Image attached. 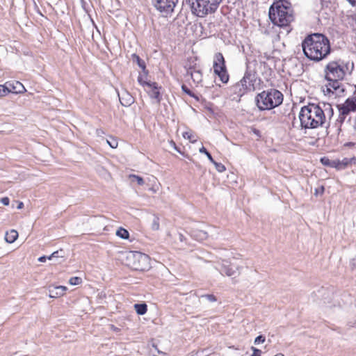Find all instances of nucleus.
Listing matches in <instances>:
<instances>
[{
	"label": "nucleus",
	"mask_w": 356,
	"mask_h": 356,
	"mask_svg": "<svg viewBox=\"0 0 356 356\" xmlns=\"http://www.w3.org/2000/svg\"><path fill=\"white\" fill-rule=\"evenodd\" d=\"M305 56L311 60L320 61L330 53V41L321 33L307 35L302 42Z\"/></svg>",
	"instance_id": "1"
},
{
	"label": "nucleus",
	"mask_w": 356,
	"mask_h": 356,
	"mask_svg": "<svg viewBox=\"0 0 356 356\" xmlns=\"http://www.w3.org/2000/svg\"><path fill=\"white\" fill-rule=\"evenodd\" d=\"M299 119L301 127L304 129L325 127L327 129L330 127V123L325 120L324 111L318 105L314 104H309L302 107L299 113Z\"/></svg>",
	"instance_id": "2"
},
{
	"label": "nucleus",
	"mask_w": 356,
	"mask_h": 356,
	"mask_svg": "<svg viewBox=\"0 0 356 356\" xmlns=\"http://www.w3.org/2000/svg\"><path fill=\"white\" fill-rule=\"evenodd\" d=\"M289 3L277 2L273 4L269 9V18L273 24L282 27L287 26L294 17L291 8L289 6Z\"/></svg>",
	"instance_id": "3"
},
{
	"label": "nucleus",
	"mask_w": 356,
	"mask_h": 356,
	"mask_svg": "<svg viewBox=\"0 0 356 356\" xmlns=\"http://www.w3.org/2000/svg\"><path fill=\"white\" fill-rule=\"evenodd\" d=\"M283 102L282 93L276 89L264 90L255 97L256 105L259 111L271 110Z\"/></svg>",
	"instance_id": "4"
},
{
	"label": "nucleus",
	"mask_w": 356,
	"mask_h": 356,
	"mask_svg": "<svg viewBox=\"0 0 356 356\" xmlns=\"http://www.w3.org/2000/svg\"><path fill=\"white\" fill-rule=\"evenodd\" d=\"M222 0H186L193 15L197 17H204L214 13Z\"/></svg>",
	"instance_id": "5"
},
{
	"label": "nucleus",
	"mask_w": 356,
	"mask_h": 356,
	"mask_svg": "<svg viewBox=\"0 0 356 356\" xmlns=\"http://www.w3.org/2000/svg\"><path fill=\"white\" fill-rule=\"evenodd\" d=\"M126 259L127 265L135 270L145 271L150 267L149 257L140 252H129Z\"/></svg>",
	"instance_id": "6"
},
{
	"label": "nucleus",
	"mask_w": 356,
	"mask_h": 356,
	"mask_svg": "<svg viewBox=\"0 0 356 356\" xmlns=\"http://www.w3.org/2000/svg\"><path fill=\"white\" fill-rule=\"evenodd\" d=\"M347 69V65L343 61H331L327 63L325 69V79L326 80L343 79Z\"/></svg>",
	"instance_id": "7"
},
{
	"label": "nucleus",
	"mask_w": 356,
	"mask_h": 356,
	"mask_svg": "<svg viewBox=\"0 0 356 356\" xmlns=\"http://www.w3.org/2000/svg\"><path fill=\"white\" fill-rule=\"evenodd\" d=\"M177 3L178 0H152L155 8L165 17H168L174 11Z\"/></svg>",
	"instance_id": "8"
},
{
	"label": "nucleus",
	"mask_w": 356,
	"mask_h": 356,
	"mask_svg": "<svg viewBox=\"0 0 356 356\" xmlns=\"http://www.w3.org/2000/svg\"><path fill=\"white\" fill-rule=\"evenodd\" d=\"M254 80L251 77L250 73H245L243 79L238 83H236L234 88L239 92V95L242 96L245 94L248 91L254 90Z\"/></svg>",
	"instance_id": "9"
},
{
	"label": "nucleus",
	"mask_w": 356,
	"mask_h": 356,
	"mask_svg": "<svg viewBox=\"0 0 356 356\" xmlns=\"http://www.w3.org/2000/svg\"><path fill=\"white\" fill-rule=\"evenodd\" d=\"M241 268L242 267L241 266L229 264L227 261L222 260L220 272L222 275H226L229 277H236L240 275Z\"/></svg>",
	"instance_id": "10"
},
{
	"label": "nucleus",
	"mask_w": 356,
	"mask_h": 356,
	"mask_svg": "<svg viewBox=\"0 0 356 356\" xmlns=\"http://www.w3.org/2000/svg\"><path fill=\"white\" fill-rule=\"evenodd\" d=\"M186 76H190L193 81L198 84L202 81V73L198 67H196V64L194 65L186 67Z\"/></svg>",
	"instance_id": "11"
},
{
	"label": "nucleus",
	"mask_w": 356,
	"mask_h": 356,
	"mask_svg": "<svg viewBox=\"0 0 356 356\" xmlns=\"http://www.w3.org/2000/svg\"><path fill=\"white\" fill-rule=\"evenodd\" d=\"M213 67L216 74L226 69L225 59L221 53L215 54Z\"/></svg>",
	"instance_id": "12"
},
{
	"label": "nucleus",
	"mask_w": 356,
	"mask_h": 356,
	"mask_svg": "<svg viewBox=\"0 0 356 356\" xmlns=\"http://www.w3.org/2000/svg\"><path fill=\"white\" fill-rule=\"evenodd\" d=\"M145 83L151 88L149 91V95L152 99H154L157 104H159L161 99L160 92L157 83L155 82H145Z\"/></svg>",
	"instance_id": "13"
},
{
	"label": "nucleus",
	"mask_w": 356,
	"mask_h": 356,
	"mask_svg": "<svg viewBox=\"0 0 356 356\" xmlns=\"http://www.w3.org/2000/svg\"><path fill=\"white\" fill-rule=\"evenodd\" d=\"M67 289V287L65 286H49V296L51 298H56L63 296L65 293Z\"/></svg>",
	"instance_id": "14"
},
{
	"label": "nucleus",
	"mask_w": 356,
	"mask_h": 356,
	"mask_svg": "<svg viewBox=\"0 0 356 356\" xmlns=\"http://www.w3.org/2000/svg\"><path fill=\"white\" fill-rule=\"evenodd\" d=\"M118 97L123 106H129L134 102V97L127 91L122 92L121 95L118 93Z\"/></svg>",
	"instance_id": "15"
},
{
	"label": "nucleus",
	"mask_w": 356,
	"mask_h": 356,
	"mask_svg": "<svg viewBox=\"0 0 356 356\" xmlns=\"http://www.w3.org/2000/svg\"><path fill=\"white\" fill-rule=\"evenodd\" d=\"M10 86H8L9 90L8 92L20 93L25 90L24 86L19 81H15L13 83H10Z\"/></svg>",
	"instance_id": "16"
},
{
	"label": "nucleus",
	"mask_w": 356,
	"mask_h": 356,
	"mask_svg": "<svg viewBox=\"0 0 356 356\" xmlns=\"http://www.w3.org/2000/svg\"><path fill=\"white\" fill-rule=\"evenodd\" d=\"M340 80L341 79H331V80H327L330 83V86L332 87V90H334V92H343L344 91L343 88L341 89V83H339Z\"/></svg>",
	"instance_id": "17"
},
{
	"label": "nucleus",
	"mask_w": 356,
	"mask_h": 356,
	"mask_svg": "<svg viewBox=\"0 0 356 356\" xmlns=\"http://www.w3.org/2000/svg\"><path fill=\"white\" fill-rule=\"evenodd\" d=\"M18 237V232L15 229L7 232L5 235V240L8 243H13Z\"/></svg>",
	"instance_id": "18"
},
{
	"label": "nucleus",
	"mask_w": 356,
	"mask_h": 356,
	"mask_svg": "<svg viewBox=\"0 0 356 356\" xmlns=\"http://www.w3.org/2000/svg\"><path fill=\"white\" fill-rule=\"evenodd\" d=\"M192 236L195 238L197 241H204L207 238L208 234L207 232L202 230H193L192 232Z\"/></svg>",
	"instance_id": "19"
},
{
	"label": "nucleus",
	"mask_w": 356,
	"mask_h": 356,
	"mask_svg": "<svg viewBox=\"0 0 356 356\" xmlns=\"http://www.w3.org/2000/svg\"><path fill=\"white\" fill-rule=\"evenodd\" d=\"M341 161V164L342 165H341L342 170L345 169L346 168H347L349 165L356 164V157L355 156H353L351 158H343Z\"/></svg>",
	"instance_id": "20"
},
{
	"label": "nucleus",
	"mask_w": 356,
	"mask_h": 356,
	"mask_svg": "<svg viewBox=\"0 0 356 356\" xmlns=\"http://www.w3.org/2000/svg\"><path fill=\"white\" fill-rule=\"evenodd\" d=\"M342 104L348 108L350 112L356 111V104L354 102V98H348Z\"/></svg>",
	"instance_id": "21"
},
{
	"label": "nucleus",
	"mask_w": 356,
	"mask_h": 356,
	"mask_svg": "<svg viewBox=\"0 0 356 356\" xmlns=\"http://www.w3.org/2000/svg\"><path fill=\"white\" fill-rule=\"evenodd\" d=\"M134 308L136 312L139 315H143L147 312V307L145 303L143 304H135Z\"/></svg>",
	"instance_id": "22"
},
{
	"label": "nucleus",
	"mask_w": 356,
	"mask_h": 356,
	"mask_svg": "<svg viewBox=\"0 0 356 356\" xmlns=\"http://www.w3.org/2000/svg\"><path fill=\"white\" fill-rule=\"evenodd\" d=\"M216 75L220 78V80L223 83H227L228 82L229 74L227 73V68L225 70H222V72L218 73Z\"/></svg>",
	"instance_id": "23"
},
{
	"label": "nucleus",
	"mask_w": 356,
	"mask_h": 356,
	"mask_svg": "<svg viewBox=\"0 0 356 356\" xmlns=\"http://www.w3.org/2000/svg\"><path fill=\"white\" fill-rule=\"evenodd\" d=\"M151 229L154 231L159 229V218L156 215H153L152 216Z\"/></svg>",
	"instance_id": "24"
},
{
	"label": "nucleus",
	"mask_w": 356,
	"mask_h": 356,
	"mask_svg": "<svg viewBox=\"0 0 356 356\" xmlns=\"http://www.w3.org/2000/svg\"><path fill=\"white\" fill-rule=\"evenodd\" d=\"M116 235L121 238L127 239L129 238V234L127 229L120 227L117 230Z\"/></svg>",
	"instance_id": "25"
},
{
	"label": "nucleus",
	"mask_w": 356,
	"mask_h": 356,
	"mask_svg": "<svg viewBox=\"0 0 356 356\" xmlns=\"http://www.w3.org/2000/svg\"><path fill=\"white\" fill-rule=\"evenodd\" d=\"M132 58L134 62H136L138 66L143 70L145 69V63L138 55L136 54H132Z\"/></svg>",
	"instance_id": "26"
},
{
	"label": "nucleus",
	"mask_w": 356,
	"mask_h": 356,
	"mask_svg": "<svg viewBox=\"0 0 356 356\" xmlns=\"http://www.w3.org/2000/svg\"><path fill=\"white\" fill-rule=\"evenodd\" d=\"M348 24H350L353 31L356 33V14L350 16L348 18Z\"/></svg>",
	"instance_id": "27"
},
{
	"label": "nucleus",
	"mask_w": 356,
	"mask_h": 356,
	"mask_svg": "<svg viewBox=\"0 0 356 356\" xmlns=\"http://www.w3.org/2000/svg\"><path fill=\"white\" fill-rule=\"evenodd\" d=\"M337 108L341 115L347 116L350 113L348 108L344 106L342 104L337 105Z\"/></svg>",
	"instance_id": "28"
},
{
	"label": "nucleus",
	"mask_w": 356,
	"mask_h": 356,
	"mask_svg": "<svg viewBox=\"0 0 356 356\" xmlns=\"http://www.w3.org/2000/svg\"><path fill=\"white\" fill-rule=\"evenodd\" d=\"M8 86H10L9 82H6L5 85H0V96H5L8 93V90H9Z\"/></svg>",
	"instance_id": "29"
},
{
	"label": "nucleus",
	"mask_w": 356,
	"mask_h": 356,
	"mask_svg": "<svg viewBox=\"0 0 356 356\" xmlns=\"http://www.w3.org/2000/svg\"><path fill=\"white\" fill-rule=\"evenodd\" d=\"M321 162L323 165L325 166H329L332 168V165H334V163L332 162V160L330 159L328 157L324 156L321 159Z\"/></svg>",
	"instance_id": "30"
},
{
	"label": "nucleus",
	"mask_w": 356,
	"mask_h": 356,
	"mask_svg": "<svg viewBox=\"0 0 356 356\" xmlns=\"http://www.w3.org/2000/svg\"><path fill=\"white\" fill-rule=\"evenodd\" d=\"M129 177L131 179V181L136 180L138 184L140 186H143L145 183L143 179L140 176L136 175H131Z\"/></svg>",
	"instance_id": "31"
},
{
	"label": "nucleus",
	"mask_w": 356,
	"mask_h": 356,
	"mask_svg": "<svg viewBox=\"0 0 356 356\" xmlns=\"http://www.w3.org/2000/svg\"><path fill=\"white\" fill-rule=\"evenodd\" d=\"M82 282V280L79 277H72L70 279L69 283L71 285H79Z\"/></svg>",
	"instance_id": "32"
},
{
	"label": "nucleus",
	"mask_w": 356,
	"mask_h": 356,
	"mask_svg": "<svg viewBox=\"0 0 356 356\" xmlns=\"http://www.w3.org/2000/svg\"><path fill=\"white\" fill-rule=\"evenodd\" d=\"M200 153H202V154H204L205 156H207V157L209 159V160L211 161V162H214V160L211 156V154L207 150V149L204 147H202L200 149Z\"/></svg>",
	"instance_id": "33"
},
{
	"label": "nucleus",
	"mask_w": 356,
	"mask_h": 356,
	"mask_svg": "<svg viewBox=\"0 0 356 356\" xmlns=\"http://www.w3.org/2000/svg\"><path fill=\"white\" fill-rule=\"evenodd\" d=\"M201 298L205 299L209 302H216L217 300L216 297L213 294H205L201 296Z\"/></svg>",
	"instance_id": "34"
},
{
	"label": "nucleus",
	"mask_w": 356,
	"mask_h": 356,
	"mask_svg": "<svg viewBox=\"0 0 356 356\" xmlns=\"http://www.w3.org/2000/svg\"><path fill=\"white\" fill-rule=\"evenodd\" d=\"M211 163L215 165L216 170L218 171L219 172H222L225 170V165L223 164H222L221 163H218L215 161H214V162H211Z\"/></svg>",
	"instance_id": "35"
},
{
	"label": "nucleus",
	"mask_w": 356,
	"mask_h": 356,
	"mask_svg": "<svg viewBox=\"0 0 356 356\" xmlns=\"http://www.w3.org/2000/svg\"><path fill=\"white\" fill-rule=\"evenodd\" d=\"M181 89H182L183 92H184L186 94L198 99V97H196L186 85H182Z\"/></svg>",
	"instance_id": "36"
},
{
	"label": "nucleus",
	"mask_w": 356,
	"mask_h": 356,
	"mask_svg": "<svg viewBox=\"0 0 356 356\" xmlns=\"http://www.w3.org/2000/svg\"><path fill=\"white\" fill-rule=\"evenodd\" d=\"M265 341H266V337L263 335H259L255 338L254 343L255 345H259L260 343H264Z\"/></svg>",
	"instance_id": "37"
},
{
	"label": "nucleus",
	"mask_w": 356,
	"mask_h": 356,
	"mask_svg": "<svg viewBox=\"0 0 356 356\" xmlns=\"http://www.w3.org/2000/svg\"><path fill=\"white\" fill-rule=\"evenodd\" d=\"M183 136L184 138L188 139L192 143L196 141V140L193 138V134L190 131H186L183 133Z\"/></svg>",
	"instance_id": "38"
},
{
	"label": "nucleus",
	"mask_w": 356,
	"mask_h": 356,
	"mask_svg": "<svg viewBox=\"0 0 356 356\" xmlns=\"http://www.w3.org/2000/svg\"><path fill=\"white\" fill-rule=\"evenodd\" d=\"M332 162L334 163V165H332V168H334L337 170H342V167H341V161L339 160V159H333L332 160Z\"/></svg>",
	"instance_id": "39"
},
{
	"label": "nucleus",
	"mask_w": 356,
	"mask_h": 356,
	"mask_svg": "<svg viewBox=\"0 0 356 356\" xmlns=\"http://www.w3.org/2000/svg\"><path fill=\"white\" fill-rule=\"evenodd\" d=\"M323 91L325 93L326 92V93H327V94H328V95H330V94H331V93H332V94H334V90H332V87H331V86H330V83H328L325 86V88H323Z\"/></svg>",
	"instance_id": "40"
},
{
	"label": "nucleus",
	"mask_w": 356,
	"mask_h": 356,
	"mask_svg": "<svg viewBox=\"0 0 356 356\" xmlns=\"http://www.w3.org/2000/svg\"><path fill=\"white\" fill-rule=\"evenodd\" d=\"M107 143L110 145V147L112 148H116L118 145V141L114 138H111V140H108Z\"/></svg>",
	"instance_id": "41"
},
{
	"label": "nucleus",
	"mask_w": 356,
	"mask_h": 356,
	"mask_svg": "<svg viewBox=\"0 0 356 356\" xmlns=\"http://www.w3.org/2000/svg\"><path fill=\"white\" fill-rule=\"evenodd\" d=\"M251 350L253 351V353L250 356H261V350L252 346Z\"/></svg>",
	"instance_id": "42"
},
{
	"label": "nucleus",
	"mask_w": 356,
	"mask_h": 356,
	"mask_svg": "<svg viewBox=\"0 0 356 356\" xmlns=\"http://www.w3.org/2000/svg\"><path fill=\"white\" fill-rule=\"evenodd\" d=\"M63 257V256L60 255L59 251L54 252L50 256L48 257V259L51 260L54 258Z\"/></svg>",
	"instance_id": "43"
},
{
	"label": "nucleus",
	"mask_w": 356,
	"mask_h": 356,
	"mask_svg": "<svg viewBox=\"0 0 356 356\" xmlns=\"http://www.w3.org/2000/svg\"><path fill=\"white\" fill-rule=\"evenodd\" d=\"M324 191H325L324 186H322L315 189L314 195H318V194L322 195V194H323Z\"/></svg>",
	"instance_id": "44"
},
{
	"label": "nucleus",
	"mask_w": 356,
	"mask_h": 356,
	"mask_svg": "<svg viewBox=\"0 0 356 356\" xmlns=\"http://www.w3.org/2000/svg\"><path fill=\"white\" fill-rule=\"evenodd\" d=\"M0 202L5 206H8L9 205V203H10V200L8 197H2L1 200H0Z\"/></svg>",
	"instance_id": "45"
},
{
	"label": "nucleus",
	"mask_w": 356,
	"mask_h": 356,
	"mask_svg": "<svg viewBox=\"0 0 356 356\" xmlns=\"http://www.w3.org/2000/svg\"><path fill=\"white\" fill-rule=\"evenodd\" d=\"M346 118V116H345V115H341V113H339V117H338V118H337V121L339 123L342 124V123L344 122V120H345Z\"/></svg>",
	"instance_id": "46"
},
{
	"label": "nucleus",
	"mask_w": 356,
	"mask_h": 356,
	"mask_svg": "<svg viewBox=\"0 0 356 356\" xmlns=\"http://www.w3.org/2000/svg\"><path fill=\"white\" fill-rule=\"evenodd\" d=\"M138 82L140 83V84L143 85V86H147L145 82H146L145 81H143V76L142 75H140L138 78Z\"/></svg>",
	"instance_id": "47"
},
{
	"label": "nucleus",
	"mask_w": 356,
	"mask_h": 356,
	"mask_svg": "<svg viewBox=\"0 0 356 356\" xmlns=\"http://www.w3.org/2000/svg\"><path fill=\"white\" fill-rule=\"evenodd\" d=\"M323 6H327L330 3V0H321Z\"/></svg>",
	"instance_id": "48"
},
{
	"label": "nucleus",
	"mask_w": 356,
	"mask_h": 356,
	"mask_svg": "<svg viewBox=\"0 0 356 356\" xmlns=\"http://www.w3.org/2000/svg\"><path fill=\"white\" fill-rule=\"evenodd\" d=\"M48 259V257L46 256H42L39 257L38 261L40 262H45Z\"/></svg>",
	"instance_id": "49"
},
{
	"label": "nucleus",
	"mask_w": 356,
	"mask_h": 356,
	"mask_svg": "<svg viewBox=\"0 0 356 356\" xmlns=\"http://www.w3.org/2000/svg\"><path fill=\"white\" fill-rule=\"evenodd\" d=\"M153 347H154V348H155V350L157 351V353H158L159 355H165V353H163V352H162V351L159 350L157 348V346H156V345L153 344Z\"/></svg>",
	"instance_id": "50"
},
{
	"label": "nucleus",
	"mask_w": 356,
	"mask_h": 356,
	"mask_svg": "<svg viewBox=\"0 0 356 356\" xmlns=\"http://www.w3.org/2000/svg\"><path fill=\"white\" fill-rule=\"evenodd\" d=\"M355 145V143H354L348 142V143H345L344 145L346 147H353Z\"/></svg>",
	"instance_id": "51"
},
{
	"label": "nucleus",
	"mask_w": 356,
	"mask_h": 356,
	"mask_svg": "<svg viewBox=\"0 0 356 356\" xmlns=\"http://www.w3.org/2000/svg\"><path fill=\"white\" fill-rule=\"evenodd\" d=\"M353 6H356V0H347Z\"/></svg>",
	"instance_id": "52"
},
{
	"label": "nucleus",
	"mask_w": 356,
	"mask_h": 356,
	"mask_svg": "<svg viewBox=\"0 0 356 356\" xmlns=\"http://www.w3.org/2000/svg\"><path fill=\"white\" fill-rule=\"evenodd\" d=\"M23 207H24V204H23V202H19V204H18L17 209H22V208H23Z\"/></svg>",
	"instance_id": "53"
},
{
	"label": "nucleus",
	"mask_w": 356,
	"mask_h": 356,
	"mask_svg": "<svg viewBox=\"0 0 356 356\" xmlns=\"http://www.w3.org/2000/svg\"><path fill=\"white\" fill-rule=\"evenodd\" d=\"M328 107H329V112L330 113V117L333 115V110L331 107V106L330 104H328Z\"/></svg>",
	"instance_id": "54"
},
{
	"label": "nucleus",
	"mask_w": 356,
	"mask_h": 356,
	"mask_svg": "<svg viewBox=\"0 0 356 356\" xmlns=\"http://www.w3.org/2000/svg\"><path fill=\"white\" fill-rule=\"evenodd\" d=\"M179 241H184V237L183 234H179Z\"/></svg>",
	"instance_id": "55"
},
{
	"label": "nucleus",
	"mask_w": 356,
	"mask_h": 356,
	"mask_svg": "<svg viewBox=\"0 0 356 356\" xmlns=\"http://www.w3.org/2000/svg\"><path fill=\"white\" fill-rule=\"evenodd\" d=\"M259 131L258 130H257V129H254V134H259Z\"/></svg>",
	"instance_id": "56"
},
{
	"label": "nucleus",
	"mask_w": 356,
	"mask_h": 356,
	"mask_svg": "<svg viewBox=\"0 0 356 356\" xmlns=\"http://www.w3.org/2000/svg\"><path fill=\"white\" fill-rule=\"evenodd\" d=\"M275 356H284V355L279 353V354L275 355Z\"/></svg>",
	"instance_id": "57"
},
{
	"label": "nucleus",
	"mask_w": 356,
	"mask_h": 356,
	"mask_svg": "<svg viewBox=\"0 0 356 356\" xmlns=\"http://www.w3.org/2000/svg\"><path fill=\"white\" fill-rule=\"evenodd\" d=\"M172 143L173 144L174 146H175V143L172 141Z\"/></svg>",
	"instance_id": "58"
}]
</instances>
